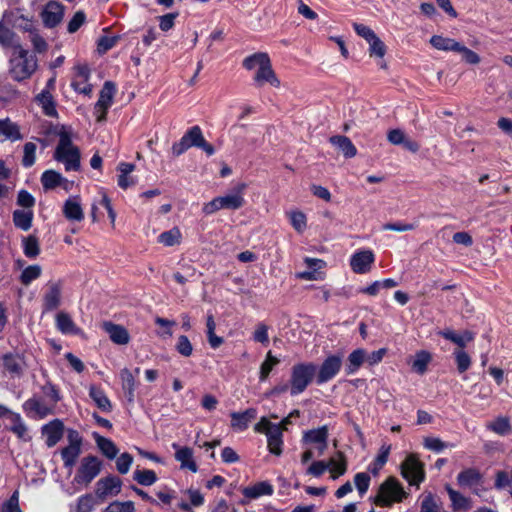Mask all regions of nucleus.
Wrapping results in <instances>:
<instances>
[{
	"label": "nucleus",
	"instance_id": "1",
	"mask_svg": "<svg viewBox=\"0 0 512 512\" xmlns=\"http://www.w3.org/2000/svg\"><path fill=\"white\" fill-rule=\"evenodd\" d=\"M55 149L54 158L64 164L66 171H78L80 168V151L72 142L71 133L62 129Z\"/></svg>",
	"mask_w": 512,
	"mask_h": 512
},
{
	"label": "nucleus",
	"instance_id": "2",
	"mask_svg": "<svg viewBox=\"0 0 512 512\" xmlns=\"http://www.w3.org/2000/svg\"><path fill=\"white\" fill-rule=\"evenodd\" d=\"M36 67L37 61L35 57L30 55L21 45L15 46V50L10 59L9 73L11 77L16 81L25 80L33 74Z\"/></svg>",
	"mask_w": 512,
	"mask_h": 512
},
{
	"label": "nucleus",
	"instance_id": "3",
	"mask_svg": "<svg viewBox=\"0 0 512 512\" xmlns=\"http://www.w3.org/2000/svg\"><path fill=\"white\" fill-rule=\"evenodd\" d=\"M408 493L395 477L387 478L378 488L374 498V504L379 507H390L394 503H400L407 498Z\"/></svg>",
	"mask_w": 512,
	"mask_h": 512
},
{
	"label": "nucleus",
	"instance_id": "4",
	"mask_svg": "<svg viewBox=\"0 0 512 512\" xmlns=\"http://www.w3.org/2000/svg\"><path fill=\"white\" fill-rule=\"evenodd\" d=\"M317 366L313 363H299L292 367L290 377V394L299 395L305 391L316 376Z\"/></svg>",
	"mask_w": 512,
	"mask_h": 512
},
{
	"label": "nucleus",
	"instance_id": "5",
	"mask_svg": "<svg viewBox=\"0 0 512 512\" xmlns=\"http://www.w3.org/2000/svg\"><path fill=\"white\" fill-rule=\"evenodd\" d=\"M401 475L410 485L419 486L425 479L424 465L414 454H410L401 464Z\"/></svg>",
	"mask_w": 512,
	"mask_h": 512
},
{
	"label": "nucleus",
	"instance_id": "6",
	"mask_svg": "<svg viewBox=\"0 0 512 512\" xmlns=\"http://www.w3.org/2000/svg\"><path fill=\"white\" fill-rule=\"evenodd\" d=\"M101 471V462L95 456H87L82 459L81 465L73 479V482L88 486Z\"/></svg>",
	"mask_w": 512,
	"mask_h": 512
},
{
	"label": "nucleus",
	"instance_id": "7",
	"mask_svg": "<svg viewBox=\"0 0 512 512\" xmlns=\"http://www.w3.org/2000/svg\"><path fill=\"white\" fill-rule=\"evenodd\" d=\"M68 445L61 450L65 467H73L81 453L82 438L76 430L70 429L67 435Z\"/></svg>",
	"mask_w": 512,
	"mask_h": 512
},
{
	"label": "nucleus",
	"instance_id": "8",
	"mask_svg": "<svg viewBox=\"0 0 512 512\" xmlns=\"http://www.w3.org/2000/svg\"><path fill=\"white\" fill-rule=\"evenodd\" d=\"M329 429L327 425L307 430L303 433L302 443L304 445H314L318 455L325 453L328 447Z\"/></svg>",
	"mask_w": 512,
	"mask_h": 512
},
{
	"label": "nucleus",
	"instance_id": "9",
	"mask_svg": "<svg viewBox=\"0 0 512 512\" xmlns=\"http://www.w3.org/2000/svg\"><path fill=\"white\" fill-rule=\"evenodd\" d=\"M23 409L31 418L44 419L55 412V406L40 397H32L23 403Z\"/></svg>",
	"mask_w": 512,
	"mask_h": 512
},
{
	"label": "nucleus",
	"instance_id": "10",
	"mask_svg": "<svg viewBox=\"0 0 512 512\" xmlns=\"http://www.w3.org/2000/svg\"><path fill=\"white\" fill-rule=\"evenodd\" d=\"M342 357L340 355H329L320 365L316 374V382L321 385L332 380L341 370Z\"/></svg>",
	"mask_w": 512,
	"mask_h": 512
},
{
	"label": "nucleus",
	"instance_id": "11",
	"mask_svg": "<svg viewBox=\"0 0 512 512\" xmlns=\"http://www.w3.org/2000/svg\"><path fill=\"white\" fill-rule=\"evenodd\" d=\"M115 92V84L111 81H106L95 104V114L98 121H103L106 118L107 111L113 103Z\"/></svg>",
	"mask_w": 512,
	"mask_h": 512
},
{
	"label": "nucleus",
	"instance_id": "12",
	"mask_svg": "<svg viewBox=\"0 0 512 512\" xmlns=\"http://www.w3.org/2000/svg\"><path fill=\"white\" fill-rule=\"evenodd\" d=\"M247 188L245 183H238L229 193L219 196L223 209L238 210L245 204L244 192Z\"/></svg>",
	"mask_w": 512,
	"mask_h": 512
},
{
	"label": "nucleus",
	"instance_id": "13",
	"mask_svg": "<svg viewBox=\"0 0 512 512\" xmlns=\"http://www.w3.org/2000/svg\"><path fill=\"white\" fill-rule=\"evenodd\" d=\"M121 485V480L116 476L102 478L96 483L95 495L100 500L116 496L121 491Z\"/></svg>",
	"mask_w": 512,
	"mask_h": 512
},
{
	"label": "nucleus",
	"instance_id": "14",
	"mask_svg": "<svg viewBox=\"0 0 512 512\" xmlns=\"http://www.w3.org/2000/svg\"><path fill=\"white\" fill-rule=\"evenodd\" d=\"M375 255L371 250H360L350 258V266L354 273L365 274L371 270Z\"/></svg>",
	"mask_w": 512,
	"mask_h": 512
},
{
	"label": "nucleus",
	"instance_id": "15",
	"mask_svg": "<svg viewBox=\"0 0 512 512\" xmlns=\"http://www.w3.org/2000/svg\"><path fill=\"white\" fill-rule=\"evenodd\" d=\"M47 447H54L63 437L64 423L60 419H53L41 428Z\"/></svg>",
	"mask_w": 512,
	"mask_h": 512
},
{
	"label": "nucleus",
	"instance_id": "16",
	"mask_svg": "<svg viewBox=\"0 0 512 512\" xmlns=\"http://www.w3.org/2000/svg\"><path fill=\"white\" fill-rule=\"evenodd\" d=\"M64 15V7L56 1H50L46 4L42 11V20L45 26L53 28L58 25Z\"/></svg>",
	"mask_w": 512,
	"mask_h": 512
},
{
	"label": "nucleus",
	"instance_id": "17",
	"mask_svg": "<svg viewBox=\"0 0 512 512\" xmlns=\"http://www.w3.org/2000/svg\"><path fill=\"white\" fill-rule=\"evenodd\" d=\"M172 448L175 450V459L180 463L181 469H187L193 473L198 471V466L194 460V453L190 447L173 443Z\"/></svg>",
	"mask_w": 512,
	"mask_h": 512
},
{
	"label": "nucleus",
	"instance_id": "18",
	"mask_svg": "<svg viewBox=\"0 0 512 512\" xmlns=\"http://www.w3.org/2000/svg\"><path fill=\"white\" fill-rule=\"evenodd\" d=\"M89 76L90 70L87 65H77L71 83L73 89L78 93L89 95L92 92V86L88 83Z\"/></svg>",
	"mask_w": 512,
	"mask_h": 512
},
{
	"label": "nucleus",
	"instance_id": "19",
	"mask_svg": "<svg viewBox=\"0 0 512 512\" xmlns=\"http://www.w3.org/2000/svg\"><path fill=\"white\" fill-rule=\"evenodd\" d=\"M10 421L9 430L17 436V438L23 442H29L32 439L29 428L21 415L9 410L7 413Z\"/></svg>",
	"mask_w": 512,
	"mask_h": 512
},
{
	"label": "nucleus",
	"instance_id": "20",
	"mask_svg": "<svg viewBox=\"0 0 512 512\" xmlns=\"http://www.w3.org/2000/svg\"><path fill=\"white\" fill-rule=\"evenodd\" d=\"M103 329L115 344L126 345L130 341L127 329L121 325L114 324L112 322H104Z\"/></svg>",
	"mask_w": 512,
	"mask_h": 512
},
{
	"label": "nucleus",
	"instance_id": "21",
	"mask_svg": "<svg viewBox=\"0 0 512 512\" xmlns=\"http://www.w3.org/2000/svg\"><path fill=\"white\" fill-rule=\"evenodd\" d=\"M231 416V427L238 431H244L248 428L249 423L254 420L257 416L255 408H249L244 412H232Z\"/></svg>",
	"mask_w": 512,
	"mask_h": 512
},
{
	"label": "nucleus",
	"instance_id": "22",
	"mask_svg": "<svg viewBox=\"0 0 512 512\" xmlns=\"http://www.w3.org/2000/svg\"><path fill=\"white\" fill-rule=\"evenodd\" d=\"M254 81L258 86H262L265 83H269L274 87H279L280 81L276 77L270 59L266 64H263L261 67L257 69V72L254 76Z\"/></svg>",
	"mask_w": 512,
	"mask_h": 512
},
{
	"label": "nucleus",
	"instance_id": "23",
	"mask_svg": "<svg viewBox=\"0 0 512 512\" xmlns=\"http://www.w3.org/2000/svg\"><path fill=\"white\" fill-rule=\"evenodd\" d=\"M282 432L283 429L281 425H274V427L270 428L269 433L266 434L268 449L272 454H275L277 456L281 455L282 453Z\"/></svg>",
	"mask_w": 512,
	"mask_h": 512
},
{
	"label": "nucleus",
	"instance_id": "24",
	"mask_svg": "<svg viewBox=\"0 0 512 512\" xmlns=\"http://www.w3.org/2000/svg\"><path fill=\"white\" fill-rule=\"evenodd\" d=\"M482 482L481 473L474 468L461 471L457 476V483L461 487L473 488Z\"/></svg>",
	"mask_w": 512,
	"mask_h": 512
},
{
	"label": "nucleus",
	"instance_id": "25",
	"mask_svg": "<svg viewBox=\"0 0 512 512\" xmlns=\"http://www.w3.org/2000/svg\"><path fill=\"white\" fill-rule=\"evenodd\" d=\"M63 214L70 221H82L84 212L76 197L68 198L63 205Z\"/></svg>",
	"mask_w": 512,
	"mask_h": 512
},
{
	"label": "nucleus",
	"instance_id": "26",
	"mask_svg": "<svg viewBox=\"0 0 512 512\" xmlns=\"http://www.w3.org/2000/svg\"><path fill=\"white\" fill-rule=\"evenodd\" d=\"M3 366L10 374L21 376L24 369V360L18 354L7 353L2 357Z\"/></svg>",
	"mask_w": 512,
	"mask_h": 512
},
{
	"label": "nucleus",
	"instance_id": "27",
	"mask_svg": "<svg viewBox=\"0 0 512 512\" xmlns=\"http://www.w3.org/2000/svg\"><path fill=\"white\" fill-rule=\"evenodd\" d=\"M19 127L9 119L0 120V142L6 140L16 141L21 139Z\"/></svg>",
	"mask_w": 512,
	"mask_h": 512
},
{
	"label": "nucleus",
	"instance_id": "28",
	"mask_svg": "<svg viewBox=\"0 0 512 512\" xmlns=\"http://www.w3.org/2000/svg\"><path fill=\"white\" fill-rule=\"evenodd\" d=\"M446 490L451 500L453 511H467L472 507L469 498L452 489L449 485L446 486Z\"/></svg>",
	"mask_w": 512,
	"mask_h": 512
},
{
	"label": "nucleus",
	"instance_id": "29",
	"mask_svg": "<svg viewBox=\"0 0 512 512\" xmlns=\"http://www.w3.org/2000/svg\"><path fill=\"white\" fill-rule=\"evenodd\" d=\"M366 361V351L364 349H356L351 352L347 359L345 372L347 375H352L358 371L361 365Z\"/></svg>",
	"mask_w": 512,
	"mask_h": 512
},
{
	"label": "nucleus",
	"instance_id": "30",
	"mask_svg": "<svg viewBox=\"0 0 512 512\" xmlns=\"http://www.w3.org/2000/svg\"><path fill=\"white\" fill-rule=\"evenodd\" d=\"M36 102L41 106L43 113L49 117H56L57 110L53 96L48 90L42 91L36 96Z\"/></svg>",
	"mask_w": 512,
	"mask_h": 512
},
{
	"label": "nucleus",
	"instance_id": "31",
	"mask_svg": "<svg viewBox=\"0 0 512 512\" xmlns=\"http://www.w3.org/2000/svg\"><path fill=\"white\" fill-rule=\"evenodd\" d=\"M330 142L336 146L342 154L347 158H352L356 155L357 149L352 141L346 136H333Z\"/></svg>",
	"mask_w": 512,
	"mask_h": 512
},
{
	"label": "nucleus",
	"instance_id": "32",
	"mask_svg": "<svg viewBox=\"0 0 512 512\" xmlns=\"http://www.w3.org/2000/svg\"><path fill=\"white\" fill-rule=\"evenodd\" d=\"M10 16V14L5 13L3 15L2 22H0V44L3 47H13V49L15 50V46L19 45L15 41V34L9 28L4 26V22H11Z\"/></svg>",
	"mask_w": 512,
	"mask_h": 512
},
{
	"label": "nucleus",
	"instance_id": "33",
	"mask_svg": "<svg viewBox=\"0 0 512 512\" xmlns=\"http://www.w3.org/2000/svg\"><path fill=\"white\" fill-rule=\"evenodd\" d=\"M336 455L338 457V460H336L335 458H330L327 462V464H329L328 469L330 470L331 478L334 480L337 479L339 476L344 475L347 471V461L345 459L343 452L338 451Z\"/></svg>",
	"mask_w": 512,
	"mask_h": 512
},
{
	"label": "nucleus",
	"instance_id": "34",
	"mask_svg": "<svg viewBox=\"0 0 512 512\" xmlns=\"http://www.w3.org/2000/svg\"><path fill=\"white\" fill-rule=\"evenodd\" d=\"M184 494L188 496L190 503L186 502L185 500L181 499L177 502V506L184 511H191V507H198L201 506L204 502L203 495L200 493L199 490L195 489H187L184 491Z\"/></svg>",
	"mask_w": 512,
	"mask_h": 512
},
{
	"label": "nucleus",
	"instance_id": "35",
	"mask_svg": "<svg viewBox=\"0 0 512 512\" xmlns=\"http://www.w3.org/2000/svg\"><path fill=\"white\" fill-rule=\"evenodd\" d=\"M89 396L93 399L99 409L105 412L111 411V402L101 388L94 385L90 386Z\"/></svg>",
	"mask_w": 512,
	"mask_h": 512
},
{
	"label": "nucleus",
	"instance_id": "36",
	"mask_svg": "<svg viewBox=\"0 0 512 512\" xmlns=\"http://www.w3.org/2000/svg\"><path fill=\"white\" fill-rule=\"evenodd\" d=\"M61 289L58 284H52L44 296L45 310L51 311L60 305Z\"/></svg>",
	"mask_w": 512,
	"mask_h": 512
},
{
	"label": "nucleus",
	"instance_id": "37",
	"mask_svg": "<svg viewBox=\"0 0 512 512\" xmlns=\"http://www.w3.org/2000/svg\"><path fill=\"white\" fill-rule=\"evenodd\" d=\"M32 220V210H15L13 212L14 225L23 231H27L31 228Z\"/></svg>",
	"mask_w": 512,
	"mask_h": 512
},
{
	"label": "nucleus",
	"instance_id": "38",
	"mask_svg": "<svg viewBox=\"0 0 512 512\" xmlns=\"http://www.w3.org/2000/svg\"><path fill=\"white\" fill-rule=\"evenodd\" d=\"M430 43L434 48H436L438 50L455 51V52L457 51V49H459V45H460V43L457 42L456 40L451 39V38H445L440 35H434L430 39Z\"/></svg>",
	"mask_w": 512,
	"mask_h": 512
},
{
	"label": "nucleus",
	"instance_id": "39",
	"mask_svg": "<svg viewBox=\"0 0 512 512\" xmlns=\"http://www.w3.org/2000/svg\"><path fill=\"white\" fill-rule=\"evenodd\" d=\"M243 493L246 497L254 499L263 495H271L273 487L267 482H259L252 487L245 488Z\"/></svg>",
	"mask_w": 512,
	"mask_h": 512
},
{
	"label": "nucleus",
	"instance_id": "40",
	"mask_svg": "<svg viewBox=\"0 0 512 512\" xmlns=\"http://www.w3.org/2000/svg\"><path fill=\"white\" fill-rule=\"evenodd\" d=\"M133 479L140 485L151 486L157 481L158 477L153 470L136 469L133 472Z\"/></svg>",
	"mask_w": 512,
	"mask_h": 512
},
{
	"label": "nucleus",
	"instance_id": "41",
	"mask_svg": "<svg viewBox=\"0 0 512 512\" xmlns=\"http://www.w3.org/2000/svg\"><path fill=\"white\" fill-rule=\"evenodd\" d=\"M120 379L122 382V388L126 392L128 399L133 400L135 391V379L131 371L124 368L120 371Z\"/></svg>",
	"mask_w": 512,
	"mask_h": 512
},
{
	"label": "nucleus",
	"instance_id": "42",
	"mask_svg": "<svg viewBox=\"0 0 512 512\" xmlns=\"http://www.w3.org/2000/svg\"><path fill=\"white\" fill-rule=\"evenodd\" d=\"M95 440L98 448L108 459H114L116 457L119 451L112 440L103 436H97Z\"/></svg>",
	"mask_w": 512,
	"mask_h": 512
},
{
	"label": "nucleus",
	"instance_id": "43",
	"mask_svg": "<svg viewBox=\"0 0 512 512\" xmlns=\"http://www.w3.org/2000/svg\"><path fill=\"white\" fill-rule=\"evenodd\" d=\"M58 329L64 334H76L78 332L71 317L66 313H59L56 317Z\"/></svg>",
	"mask_w": 512,
	"mask_h": 512
},
{
	"label": "nucleus",
	"instance_id": "44",
	"mask_svg": "<svg viewBox=\"0 0 512 512\" xmlns=\"http://www.w3.org/2000/svg\"><path fill=\"white\" fill-rule=\"evenodd\" d=\"M186 142H188L189 148L191 147H197L201 145L204 136L202 133V130L199 126H193L190 129H188L185 134L182 136Z\"/></svg>",
	"mask_w": 512,
	"mask_h": 512
},
{
	"label": "nucleus",
	"instance_id": "45",
	"mask_svg": "<svg viewBox=\"0 0 512 512\" xmlns=\"http://www.w3.org/2000/svg\"><path fill=\"white\" fill-rule=\"evenodd\" d=\"M206 327L208 342L210 346L214 349L221 346L223 344V338L215 334L216 323L214 321L213 315L211 314L207 316Z\"/></svg>",
	"mask_w": 512,
	"mask_h": 512
},
{
	"label": "nucleus",
	"instance_id": "46",
	"mask_svg": "<svg viewBox=\"0 0 512 512\" xmlns=\"http://www.w3.org/2000/svg\"><path fill=\"white\" fill-rule=\"evenodd\" d=\"M420 512H446L441 507L437 498L430 492L424 494Z\"/></svg>",
	"mask_w": 512,
	"mask_h": 512
},
{
	"label": "nucleus",
	"instance_id": "47",
	"mask_svg": "<svg viewBox=\"0 0 512 512\" xmlns=\"http://www.w3.org/2000/svg\"><path fill=\"white\" fill-rule=\"evenodd\" d=\"M94 507V497L91 494H85L77 499L75 506H71V512H92Z\"/></svg>",
	"mask_w": 512,
	"mask_h": 512
},
{
	"label": "nucleus",
	"instance_id": "48",
	"mask_svg": "<svg viewBox=\"0 0 512 512\" xmlns=\"http://www.w3.org/2000/svg\"><path fill=\"white\" fill-rule=\"evenodd\" d=\"M63 177L54 170H47L41 176V183L45 190H50L60 185Z\"/></svg>",
	"mask_w": 512,
	"mask_h": 512
},
{
	"label": "nucleus",
	"instance_id": "49",
	"mask_svg": "<svg viewBox=\"0 0 512 512\" xmlns=\"http://www.w3.org/2000/svg\"><path fill=\"white\" fill-rule=\"evenodd\" d=\"M269 59L270 58L266 53H255L243 60V67L247 70H253L255 68L258 69L263 64H266Z\"/></svg>",
	"mask_w": 512,
	"mask_h": 512
},
{
	"label": "nucleus",
	"instance_id": "50",
	"mask_svg": "<svg viewBox=\"0 0 512 512\" xmlns=\"http://www.w3.org/2000/svg\"><path fill=\"white\" fill-rule=\"evenodd\" d=\"M431 361V354L427 351H420L416 353L415 359L412 363V368L419 374H424L427 370V366Z\"/></svg>",
	"mask_w": 512,
	"mask_h": 512
},
{
	"label": "nucleus",
	"instance_id": "51",
	"mask_svg": "<svg viewBox=\"0 0 512 512\" xmlns=\"http://www.w3.org/2000/svg\"><path fill=\"white\" fill-rule=\"evenodd\" d=\"M390 453V446H382L375 460L369 465V471L377 475L381 468L386 464Z\"/></svg>",
	"mask_w": 512,
	"mask_h": 512
},
{
	"label": "nucleus",
	"instance_id": "52",
	"mask_svg": "<svg viewBox=\"0 0 512 512\" xmlns=\"http://www.w3.org/2000/svg\"><path fill=\"white\" fill-rule=\"evenodd\" d=\"M279 362H280V360L277 357L273 356L271 351H269L266 354L265 360L263 361V363L260 366V375H259L260 381H265L268 378L272 369L276 365H278Z\"/></svg>",
	"mask_w": 512,
	"mask_h": 512
},
{
	"label": "nucleus",
	"instance_id": "53",
	"mask_svg": "<svg viewBox=\"0 0 512 512\" xmlns=\"http://www.w3.org/2000/svg\"><path fill=\"white\" fill-rule=\"evenodd\" d=\"M23 252L28 258H36L39 255L40 248L36 237L30 235L23 239Z\"/></svg>",
	"mask_w": 512,
	"mask_h": 512
},
{
	"label": "nucleus",
	"instance_id": "54",
	"mask_svg": "<svg viewBox=\"0 0 512 512\" xmlns=\"http://www.w3.org/2000/svg\"><path fill=\"white\" fill-rule=\"evenodd\" d=\"M42 269L39 265H30L26 267L20 276V281L23 285L28 286L32 281L40 277Z\"/></svg>",
	"mask_w": 512,
	"mask_h": 512
},
{
	"label": "nucleus",
	"instance_id": "55",
	"mask_svg": "<svg viewBox=\"0 0 512 512\" xmlns=\"http://www.w3.org/2000/svg\"><path fill=\"white\" fill-rule=\"evenodd\" d=\"M181 233L178 228H173L169 231L163 232L158 236V242L165 246H174L179 244Z\"/></svg>",
	"mask_w": 512,
	"mask_h": 512
},
{
	"label": "nucleus",
	"instance_id": "56",
	"mask_svg": "<svg viewBox=\"0 0 512 512\" xmlns=\"http://www.w3.org/2000/svg\"><path fill=\"white\" fill-rule=\"evenodd\" d=\"M487 427L499 435H507L511 431L509 420L505 417L495 419Z\"/></svg>",
	"mask_w": 512,
	"mask_h": 512
},
{
	"label": "nucleus",
	"instance_id": "57",
	"mask_svg": "<svg viewBox=\"0 0 512 512\" xmlns=\"http://www.w3.org/2000/svg\"><path fill=\"white\" fill-rule=\"evenodd\" d=\"M103 512H136V509L132 501H114Z\"/></svg>",
	"mask_w": 512,
	"mask_h": 512
},
{
	"label": "nucleus",
	"instance_id": "58",
	"mask_svg": "<svg viewBox=\"0 0 512 512\" xmlns=\"http://www.w3.org/2000/svg\"><path fill=\"white\" fill-rule=\"evenodd\" d=\"M370 482L371 477L366 472H360L354 476V483L361 497L368 491Z\"/></svg>",
	"mask_w": 512,
	"mask_h": 512
},
{
	"label": "nucleus",
	"instance_id": "59",
	"mask_svg": "<svg viewBox=\"0 0 512 512\" xmlns=\"http://www.w3.org/2000/svg\"><path fill=\"white\" fill-rule=\"evenodd\" d=\"M424 447L434 452H441L445 448H453L454 445L446 443L437 437H427L424 439Z\"/></svg>",
	"mask_w": 512,
	"mask_h": 512
},
{
	"label": "nucleus",
	"instance_id": "60",
	"mask_svg": "<svg viewBox=\"0 0 512 512\" xmlns=\"http://www.w3.org/2000/svg\"><path fill=\"white\" fill-rule=\"evenodd\" d=\"M453 354L459 373L467 371L471 365L470 356L463 349L455 350Z\"/></svg>",
	"mask_w": 512,
	"mask_h": 512
},
{
	"label": "nucleus",
	"instance_id": "61",
	"mask_svg": "<svg viewBox=\"0 0 512 512\" xmlns=\"http://www.w3.org/2000/svg\"><path fill=\"white\" fill-rule=\"evenodd\" d=\"M288 215L293 228L297 232L302 233L307 227L305 214L300 211H293L290 212Z\"/></svg>",
	"mask_w": 512,
	"mask_h": 512
},
{
	"label": "nucleus",
	"instance_id": "62",
	"mask_svg": "<svg viewBox=\"0 0 512 512\" xmlns=\"http://www.w3.org/2000/svg\"><path fill=\"white\" fill-rule=\"evenodd\" d=\"M36 145L32 142H27L23 149L22 164L25 167H31L36 159Z\"/></svg>",
	"mask_w": 512,
	"mask_h": 512
},
{
	"label": "nucleus",
	"instance_id": "63",
	"mask_svg": "<svg viewBox=\"0 0 512 512\" xmlns=\"http://www.w3.org/2000/svg\"><path fill=\"white\" fill-rule=\"evenodd\" d=\"M156 496L163 505H171L177 499L176 491L167 486L161 487Z\"/></svg>",
	"mask_w": 512,
	"mask_h": 512
},
{
	"label": "nucleus",
	"instance_id": "64",
	"mask_svg": "<svg viewBox=\"0 0 512 512\" xmlns=\"http://www.w3.org/2000/svg\"><path fill=\"white\" fill-rule=\"evenodd\" d=\"M42 392L44 396L46 397V401L56 406V404L60 401V394L59 390L56 388L55 385L51 383H46L42 386Z\"/></svg>",
	"mask_w": 512,
	"mask_h": 512
}]
</instances>
